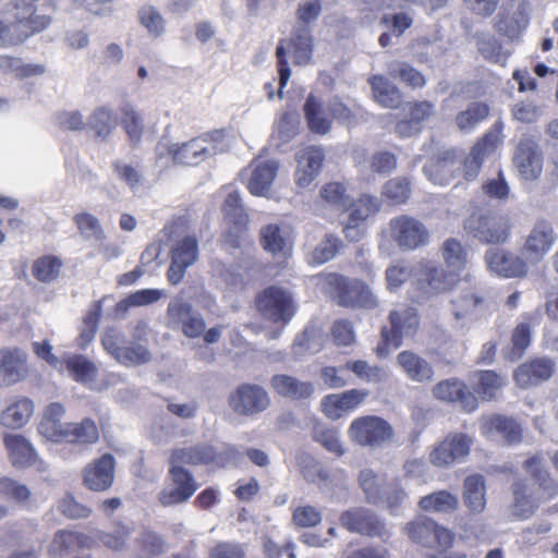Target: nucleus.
Returning a JSON list of instances; mask_svg holds the SVG:
<instances>
[{
  "label": "nucleus",
  "mask_w": 558,
  "mask_h": 558,
  "mask_svg": "<svg viewBox=\"0 0 558 558\" xmlns=\"http://www.w3.org/2000/svg\"><path fill=\"white\" fill-rule=\"evenodd\" d=\"M340 521L349 531L368 536H383L386 530L378 517L366 508L350 509L341 514Z\"/></svg>",
  "instance_id": "18"
},
{
  "label": "nucleus",
  "mask_w": 558,
  "mask_h": 558,
  "mask_svg": "<svg viewBox=\"0 0 558 558\" xmlns=\"http://www.w3.org/2000/svg\"><path fill=\"white\" fill-rule=\"evenodd\" d=\"M313 26L295 24L289 40L293 61L296 65L310 63L314 50Z\"/></svg>",
  "instance_id": "28"
},
{
  "label": "nucleus",
  "mask_w": 558,
  "mask_h": 558,
  "mask_svg": "<svg viewBox=\"0 0 558 558\" xmlns=\"http://www.w3.org/2000/svg\"><path fill=\"white\" fill-rule=\"evenodd\" d=\"M348 434L361 446L377 447L391 438L392 427L379 416L366 415L353 420Z\"/></svg>",
  "instance_id": "7"
},
{
  "label": "nucleus",
  "mask_w": 558,
  "mask_h": 558,
  "mask_svg": "<svg viewBox=\"0 0 558 558\" xmlns=\"http://www.w3.org/2000/svg\"><path fill=\"white\" fill-rule=\"evenodd\" d=\"M34 410L35 404L27 397L11 399L0 413V424L8 428H21L29 421Z\"/></svg>",
  "instance_id": "29"
},
{
  "label": "nucleus",
  "mask_w": 558,
  "mask_h": 558,
  "mask_svg": "<svg viewBox=\"0 0 558 558\" xmlns=\"http://www.w3.org/2000/svg\"><path fill=\"white\" fill-rule=\"evenodd\" d=\"M524 469L537 480L538 488L534 490L531 485L522 480L512 485L511 515L518 520L530 518L541 502L553 498L557 493L556 486L538 456L527 459L524 462Z\"/></svg>",
  "instance_id": "2"
},
{
  "label": "nucleus",
  "mask_w": 558,
  "mask_h": 558,
  "mask_svg": "<svg viewBox=\"0 0 558 558\" xmlns=\"http://www.w3.org/2000/svg\"><path fill=\"white\" fill-rule=\"evenodd\" d=\"M365 389H350L341 393L327 395L322 399L323 412L331 420H338L345 412L354 411L368 397Z\"/></svg>",
  "instance_id": "19"
},
{
  "label": "nucleus",
  "mask_w": 558,
  "mask_h": 558,
  "mask_svg": "<svg viewBox=\"0 0 558 558\" xmlns=\"http://www.w3.org/2000/svg\"><path fill=\"white\" fill-rule=\"evenodd\" d=\"M471 439L463 434L448 436L430 453V462L436 466H446L468 456Z\"/></svg>",
  "instance_id": "25"
},
{
  "label": "nucleus",
  "mask_w": 558,
  "mask_h": 558,
  "mask_svg": "<svg viewBox=\"0 0 558 558\" xmlns=\"http://www.w3.org/2000/svg\"><path fill=\"white\" fill-rule=\"evenodd\" d=\"M376 102L385 108H397L402 101L400 90L381 75H373L368 80Z\"/></svg>",
  "instance_id": "40"
},
{
  "label": "nucleus",
  "mask_w": 558,
  "mask_h": 558,
  "mask_svg": "<svg viewBox=\"0 0 558 558\" xmlns=\"http://www.w3.org/2000/svg\"><path fill=\"white\" fill-rule=\"evenodd\" d=\"M513 161L524 180H535L542 173V154L537 147V144L530 138L520 141L515 149Z\"/></svg>",
  "instance_id": "20"
},
{
  "label": "nucleus",
  "mask_w": 558,
  "mask_h": 558,
  "mask_svg": "<svg viewBox=\"0 0 558 558\" xmlns=\"http://www.w3.org/2000/svg\"><path fill=\"white\" fill-rule=\"evenodd\" d=\"M271 387L278 395L293 400L310 398L315 390L311 381H302L286 374L272 376Z\"/></svg>",
  "instance_id": "34"
},
{
  "label": "nucleus",
  "mask_w": 558,
  "mask_h": 558,
  "mask_svg": "<svg viewBox=\"0 0 558 558\" xmlns=\"http://www.w3.org/2000/svg\"><path fill=\"white\" fill-rule=\"evenodd\" d=\"M136 551L141 558H153L166 550L165 541L150 530H143L136 538Z\"/></svg>",
  "instance_id": "52"
},
{
  "label": "nucleus",
  "mask_w": 558,
  "mask_h": 558,
  "mask_svg": "<svg viewBox=\"0 0 558 558\" xmlns=\"http://www.w3.org/2000/svg\"><path fill=\"white\" fill-rule=\"evenodd\" d=\"M231 409L241 415H254L265 411L270 399L259 385L243 384L229 398Z\"/></svg>",
  "instance_id": "13"
},
{
  "label": "nucleus",
  "mask_w": 558,
  "mask_h": 558,
  "mask_svg": "<svg viewBox=\"0 0 558 558\" xmlns=\"http://www.w3.org/2000/svg\"><path fill=\"white\" fill-rule=\"evenodd\" d=\"M114 458L110 453L87 464L83 471L84 485L93 492L109 489L114 480Z\"/></svg>",
  "instance_id": "17"
},
{
  "label": "nucleus",
  "mask_w": 558,
  "mask_h": 558,
  "mask_svg": "<svg viewBox=\"0 0 558 558\" xmlns=\"http://www.w3.org/2000/svg\"><path fill=\"white\" fill-rule=\"evenodd\" d=\"M357 483L367 502L379 506L384 500V488L377 473L369 468H363L359 472Z\"/></svg>",
  "instance_id": "45"
},
{
  "label": "nucleus",
  "mask_w": 558,
  "mask_h": 558,
  "mask_svg": "<svg viewBox=\"0 0 558 558\" xmlns=\"http://www.w3.org/2000/svg\"><path fill=\"white\" fill-rule=\"evenodd\" d=\"M0 72L12 73L17 77L43 74L45 68L40 64H24L21 59L0 56Z\"/></svg>",
  "instance_id": "56"
},
{
  "label": "nucleus",
  "mask_w": 558,
  "mask_h": 558,
  "mask_svg": "<svg viewBox=\"0 0 558 558\" xmlns=\"http://www.w3.org/2000/svg\"><path fill=\"white\" fill-rule=\"evenodd\" d=\"M388 322L389 326L381 328L383 343L376 349L379 357H385L390 350L398 349L403 338L413 337L420 326L417 310L409 305H400L390 311Z\"/></svg>",
  "instance_id": "4"
},
{
  "label": "nucleus",
  "mask_w": 558,
  "mask_h": 558,
  "mask_svg": "<svg viewBox=\"0 0 558 558\" xmlns=\"http://www.w3.org/2000/svg\"><path fill=\"white\" fill-rule=\"evenodd\" d=\"M458 281L457 274L446 271L432 262L421 265L416 278V286L426 295H433L449 290Z\"/></svg>",
  "instance_id": "15"
},
{
  "label": "nucleus",
  "mask_w": 558,
  "mask_h": 558,
  "mask_svg": "<svg viewBox=\"0 0 558 558\" xmlns=\"http://www.w3.org/2000/svg\"><path fill=\"white\" fill-rule=\"evenodd\" d=\"M169 463V473L174 487L165 488L160 492L159 501L165 507L185 502L198 487L193 475L183 468V464L174 462L172 458H170Z\"/></svg>",
  "instance_id": "10"
},
{
  "label": "nucleus",
  "mask_w": 558,
  "mask_h": 558,
  "mask_svg": "<svg viewBox=\"0 0 558 558\" xmlns=\"http://www.w3.org/2000/svg\"><path fill=\"white\" fill-rule=\"evenodd\" d=\"M482 432L487 435L496 432L505 438L508 444L519 441L522 435L520 425L513 418L502 415H494L484 418Z\"/></svg>",
  "instance_id": "38"
},
{
  "label": "nucleus",
  "mask_w": 558,
  "mask_h": 558,
  "mask_svg": "<svg viewBox=\"0 0 558 558\" xmlns=\"http://www.w3.org/2000/svg\"><path fill=\"white\" fill-rule=\"evenodd\" d=\"M436 399L459 403L465 412H472L477 408L476 397L468 389L464 383L449 378L439 381L433 388Z\"/></svg>",
  "instance_id": "22"
},
{
  "label": "nucleus",
  "mask_w": 558,
  "mask_h": 558,
  "mask_svg": "<svg viewBox=\"0 0 558 558\" xmlns=\"http://www.w3.org/2000/svg\"><path fill=\"white\" fill-rule=\"evenodd\" d=\"M553 242V228L547 222H538L527 235L521 255L527 263L537 264L547 254Z\"/></svg>",
  "instance_id": "21"
},
{
  "label": "nucleus",
  "mask_w": 558,
  "mask_h": 558,
  "mask_svg": "<svg viewBox=\"0 0 558 558\" xmlns=\"http://www.w3.org/2000/svg\"><path fill=\"white\" fill-rule=\"evenodd\" d=\"M397 365L411 381L427 384L434 380L433 364L412 350H403L398 353Z\"/></svg>",
  "instance_id": "24"
},
{
  "label": "nucleus",
  "mask_w": 558,
  "mask_h": 558,
  "mask_svg": "<svg viewBox=\"0 0 558 558\" xmlns=\"http://www.w3.org/2000/svg\"><path fill=\"white\" fill-rule=\"evenodd\" d=\"M405 530L413 542L425 547H433L437 544L441 548H447L451 545L453 538L452 533L448 529L437 524L427 517H418L409 522Z\"/></svg>",
  "instance_id": "11"
},
{
  "label": "nucleus",
  "mask_w": 558,
  "mask_h": 558,
  "mask_svg": "<svg viewBox=\"0 0 558 558\" xmlns=\"http://www.w3.org/2000/svg\"><path fill=\"white\" fill-rule=\"evenodd\" d=\"M328 284L336 290L338 304L352 308L374 310L379 305L371 288L360 279L330 274Z\"/></svg>",
  "instance_id": "5"
},
{
  "label": "nucleus",
  "mask_w": 558,
  "mask_h": 558,
  "mask_svg": "<svg viewBox=\"0 0 558 558\" xmlns=\"http://www.w3.org/2000/svg\"><path fill=\"white\" fill-rule=\"evenodd\" d=\"M487 268L505 278L522 277L527 274V262L501 248H489L485 253Z\"/></svg>",
  "instance_id": "16"
},
{
  "label": "nucleus",
  "mask_w": 558,
  "mask_h": 558,
  "mask_svg": "<svg viewBox=\"0 0 558 558\" xmlns=\"http://www.w3.org/2000/svg\"><path fill=\"white\" fill-rule=\"evenodd\" d=\"M327 109L339 124L351 126L356 123V118L362 114L363 109L359 104H345L339 96L335 95L328 99Z\"/></svg>",
  "instance_id": "43"
},
{
  "label": "nucleus",
  "mask_w": 558,
  "mask_h": 558,
  "mask_svg": "<svg viewBox=\"0 0 558 558\" xmlns=\"http://www.w3.org/2000/svg\"><path fill=\"white\" fill-rule=\"evenodd\" d=\"M259 236L263 248L274 256L284 255L290 250L288 232L276 223L262 227Z\"/></svg>",
  "instance_id": "37"
},
{
  "label": "nucleus",
  "mask_w": 558,
  "mask_h": 558,
  "mask_svg": "<svg viewBox=\"0 0 558 558\" xmlns=\"http://www.w3.org/2000/svg\"><path fill=\"white\" fill-rule=\"evenodd\" d=\"M383 194L392 204H402L411 194L410 182L405 178H393L384 185Z\"/></svg>",
  "instance_id": "64"
},
{
  "label": "nucleus",
  "mask_w": 558,
  "mask_h": 558,
  "mask_svg": "<svg viewBox=\"0 0 558 558\" xmlns=\"http://www.w3.org/2000/svg\"><path fill=\"white\" fill-rule=\"evenodd\" d=\"M325 160L323 148L310 146L296 155L295 182L300 187L308 186L319 174Z\"/></svg>",
  "instance_id": "26"
},
{
  "label": "nucleus",
  "mask_w": 558,
  "mask_h": 558,
  "mask_svg": "<svg viewBox=\"0 0 558 558\" xmlns=\"http://www.w3.org/2000/svg\"><path fill=\"white\" fill-rule=\"evenodd\" d=\"M442 256L449 270L459 276L466 264V253L461 243L454 239L447 240L442 246Z\"/></svg>",
  "instance_id": "57"
},
{
  "label": "nucleus",
  "mask_w": 558,
  "mask_h": 558,
  "mask_svg": "<svg viewBox=\"0 0 558 558\" xmlns=\"http://www.w3.org/2000/svg\"><path fill=\"white\" fill-rule=\"evenodd\" d=\"M393 241L402 251H413L426 245L429 233L425 225L413 217L401 215L389 222Z\"/></svg>",
  "instance_id": "8"
},
{
  "label": "nucleus",
  "mask_w": 558,
  "mask_h": 558,
  "mask_svg": "<svg viewBox=\"0 0 558 558\" xmlns=\"http://www.w3.org/2000/svg\"><path fill=\"white\" fill-rule=\"evenodd\" d=\"M475 37L477 49L486 60L505 64L508 53L504 51L501 44L492 34L477 33Z\"/></svg>",
  "instance_id": "49"
},
{
  "label": "nucleus",
  "mask_w": 558,
  "mask_h": 558,
  "mask_svg": "<svg viewBox=\"0 0 558 558\" xmlns=\"http://www.w3.org/2000/svg\"><path fill=\"white\" fill-rule=\"evenodd\" d=\"M0 495L20 505H25L32 497L27 485L8 476L0 477Z\"/></svg>",
  "instance_id": "55"
},
{
  "label": "nucleus",
  "mask_w": 558,
  "mask_h": 558,
  "mask_svg": "<svg viewBox=\"0 0 558 558\" xmlns=\"http://www.w3.org/2000/svg\"><path fill=\"white\" fill-rule=\"evenodd\" d=\"M379 208L380 201L376 196L362 195L354 202L350 198V203L344 210L349 211L348 219L352 220L353 222H361L364 225V221L371 215L376 214Z\"/></svg>",
  "instance_id": "47"
},
{
  "label": "nucleus",
  "mask_w": 558,
  "mask_h": 558,
  "mask_svg": "<svg viewBox=\"0 0 558 558\" xmlns=\"http://www.w3.org/2000/svg\"><path fill=\"white\" fill-rule=\"evenodd\" d=\"M305 121L310 131L314 134L326 135L330 132L332 120L326 114L324 101L310 94L303 106Z\"/></svg>",
  "instance_id": "31"
},
{
  "label": "nucleus",
  "mask_w": 558,
  "mask_h": 558,
  "mask_svg": "<svg viewBox=\"0 0 558 558\" xmlns=\"http://www.w3.org/2000/svg\"><path fill=\"white\" fill-rule=\"evenodd\" d=\"M476 391L485 400H490L505 385V379L494 371H481L476 374Z\"/></svg>",
  "instance_id": "58"
},
{
  "label": "nucleus",
  "mask_w": 558,
  "mask_h": 558,
  "mask_svg": "<svg viewBox=\"0 0 558 558\" xmlns=\"http://www.w3.org/2000/svg\"><path fill=\"white\" fill-rule=\"evenodd\" d=\"M320 196L330 207L337 210H344L351 198L344 184L339 182L326 184L320 191Z\"/></svg>",
  "instance_id": "59"
},
{
  "label": "nucleus",
  "mask_w": 558,
  "mask_h": 558,
  "mask_svg": "<svg viewBox=\"0 0 558 558\" xmlns=\"http://www.w3.org/2000/svg\"><path fill=\"white\" fill-rule=\"evenodd\" d=\"M171 262L167 271L168 281L179 284L187 270L198 257V241L195 236L186 235L177 241L171 248Z\"/></svg>",
  "instance_id": "12"
},
{
  "label": "nucleus",
  "mask_w": 558,
  "mask_h": 558,
  "mask_svg": "<svg viewBox=\"0 0 558 558\" xmlns=\"http://www.w3.org/2000/svg\"><path fill=\"white\" fill-rule=\"evenodd\" d=\"M56 10V0H14L13 21L4 23L0 20V44L4 47L20 45L44 32L51 24Z\"/></svg>",
  "instance_id": "1"
},
{
  "label": "nucleus",
  "mask_w": 558,
  "mask_h": 558,
  "mask_svg": "<svg viewBox=\"0 0 558 558\" xmlns=\"http://www.w3.org/2000/svg\"><path fill=\"white\" fill-rule=\"evenodd\" d=\"M462 160L459 159L453 150L445 151L441 157L425 165L423 171L425 175L438 185H448L454 179L460 178Z\"/></svg>",
  "instance_id": "23"
},
{
  "label": "nucleus",
  "mask_w": 558,
  "mask_h": 558,
  "mask_svg": "<svg viewBox=\"0 0 558 558\" xmlns=\"http://www.w3.org/2000/svg\"><path fill=\"white\" fill-rule=\"evenodd\" d=\"M140 24L148 34L158 38L166 33V21L160 11L150 4L143 5L137 11Z\"/></svg>",
  "instance_id": "48"
},
{
  "label": "nucleus",
  "mask_w": 558,
  "mask_h": 558,
  "mask_svg": "<svg viewBox=\"0 0 558 558\" xmlns=\"http://www.w3.org/2000/svg\"><path fill=\"white\" fill-rule=\"evenodd\" d=\"M228 147L225 132L215 130L181 145L173 144L169 153L177 163L197 166L210 156L225 153Z\"/></svg>",
  "instance_id": "3"
},
{
  "label": "nucleus",
  "mask_w": 558,
  "mask_h": 558,
  "mask_svg": "<svg viewBox=\"0 0 558 558\" xmlns=\"http://www.w3.org/2000/svg\"><path fill=\"white\" fill-rule=\"evenodd\" d=\"M4 445L9 452L10 461L15 468H29L35 465L38 461L33 445L22 435H5Z\"/></svg>",
  "instance_id": "30"
},
{
  "label": "nucleus",
  "mask_w": 558,
  "mask_h": 558,
  "mask_svg": "<svg viewBox=\"0 0 558 558\" xmlns=\"http://www.w3.org/2000/svg\"><path fill=\"white\" fill-rule=\"evenodd\" d=\"M65 367L69 374L78 383L87 384L93 381L97 367L84 355H72L65 360Z\"/></svg>",
  "instance_id": "50"
},
{
  "label": "nucleus",
  "mask_w": 558,
  "mask_h": 558,
  "mask_svg": "<svg viewBox=\"0 0 558 558\" xmlns=\"http://www.w3.org/2000/svg\"><path fill=\"white\" fill-rule=\"evenodd\" d=\"M388 72L391 76L399 77L412 87H422L425 84V78L422 73L405 62H391L388 65Z\"/></svg>",
  "instance_id": "61"
},
{
  "label": "nucleus",
  "mask_w": 558,
  "mask_h": 558,
  "mask_svg": "<svg viewBox=\"0 0 558 558\" xmlns=\"http://www.w3.org/2000/svg\"><path fill=\"white\" fill-rule=\"evenodd\" d=\"M529 24L527 3L525 0L509 1L498 14L496 31L510 38L519 37Z\"/></svg>",
  "instance_id": "14"
},
{
  "label": "nucleus",
  "mask_w": 558,
  "mask_h": 558,
  "mask_svg": "<svg viewBox=\"0 0 558 558\" xmlns=\"http://www.w3.org/2000/svg\"><path fill=\"white\" fill-rule=\"evenodd\" d=\"M459 498L448 490H438L423 496L418 507L426 512L451 513L458 509Z\"/></svg>",
  "instance_id": "42"
},
{
  "label": "nucleus",
  "mask_w": 558,
  "mask_h": 558,
  "mask_svg": "<svg viewBox=\"0 0 558 558\" xmlns=\"http://www.w3.org/2000/svg\"><path fill=\"white\" fill-rule=\"evenodd\" d=\"M510 222L506 216L476 211L464 221L465 232L482 243H505L510 236Z\"/></svg>",
  "instance_id": "6"
},
{
  "label": "nucleus",
  "mask_w": 558,
  "mask_h": 558,
  "mask_svg": "<svg viewBox=\"0 0 558 558\" xmlns=\"http://www.w3.org/2000/svg\"><path fill=\"white\" fill-rule=\"evenodd\" d=\"M279 165L275 160L259 161L252 170L247 183L248 191L255 196H267L277 175Z\"/></svg>",
  "instance_id": "33"
},
{
  "label": "nucleus",
  "mask_w": 558,
  "mask_h": 558,
  "mask_svg": "<svg viewBox=\"0 0 558 558\" xmlns=\"http://www.w3.org/2000/svg\"><path fill=\"white\" fill-rule=\"evenodd\" d=\"M226 198L222 205V211L228 222L242 229L248 222V215L242 203V198L238 190L232 186L225 187Z\"/></svg>",
  "instance_id": "41"
},
{
  "label": "nucleus",
  "mask_w": 558,
  "mask_h": 558,
  "mask_svg": "<svg viewBox=\"0 0 558 558\" xmlns=\"http://www.w3.org/2000/svg\"><path fill=\"white\" fill-rule=\"evenodd\" d=\"M98 428L95 422L90 418H85L81 423L65 424L59 441L94 444L98 440Z\"/></svg>",
  "instance_id": "39"
},
{
  "label": "nucleus",
  "mask_w": 558,
  "mask_h": 558,
  "mask_svg": "<svg viewBox=\"0 0 558 558\" xmlns=\"http://www.w3.org/2000/svg\"><path fill=\"white\" fill-rule=\"evenodd\" d=\"M489 114V107L485 102H472L466 110L456 117L457 126L461 131H471Z\"/></svg>",
  "instance_id": "51"
},
{
  "label": "nucleus",
  "mask_w": 558,
  "mask_h": 558,
  "mask_svg": "<svg viewBox=\"0 0 558 558\" xmlns=\"http://www.w3.org/2000/svg\"><path fill=\"white\" fill-rule=\"evenodd\" d=\"M553 372L554 363L548 359L542 357L520 365L514 372V379L520 387L525 388L541 380L548 379Z\"/></svg>",
  "instance_id": "32"
},
{
  "label": "nucleus",
  "mask_w": 558,
  "mask_h": 558,
  "mask_svg": "<svg viewBox=\"0 0 558 558\" xmlns=\"http://www.w3.org/2000/svg\"><path fill=\"white\" fill-rule=\"evenodd\" d=\"M64 412V407L59 402L47 405L37 427L38 433L48 440L59 442L61 433L65 427V424L61 422Z\"/></svg>",
  "instance_id": "35"
},
{
  "label": "nucleus",
  "mask_w": 558,
  "mask_h": 558,
  "mask_svg": "<svg viewBox=\"0 0 558 558\" xmlns=\"http://www.w3.org/2000/svg\"><path fill=\"white\" fill-rule=\"evenodd\" d=\"M62 263L56 256H44L33 266V274L41 282H51L59 276Z\"/></svg>",
  "instance_id": "60"
},
{
  "label": "nucleus",
  "mask_w": 558,
  "mask_h": 558,
  "mask_svg": "<svg viewBox=\"0 0 558 558\" xmlns=\"http://www.w3.org/2000/svg\"><path fill=\"white\" fill-rule=\"evenodd\" d=\"M151 359L150 352L141 343L128 342L117 360L122 365H138L149 362Z\"/></svg>",
  "instance_id": "63"
},
{
  "label": "nucleus",
  "mask_w": 558,
  "mask_h": 558,
  "mask_svg": "<svg viewBox=\"0 0 558 558\" xmlns=\"http://www.w3.org/2000/svg\"><path fill=\"white\" fill-rule=\"evenodd\" d=\"M340 240L337 236L327 234L315 248L307 252L306 260L311 265H322L336 256Z\"/></svg>",
  "instance_id": "53"
},
{
  "label": "nucleus",
  "mask_w": 558,
  "mask_h": 558,
  "mask_svg": "<svg viewBox=\"0 0 558 558\" xmlns=\"http://www.w3.org/2000/svg\"><path fill=\"white\" fill-rule=\"evenodd\" d=\"M196 311L182 298H173L167 307V316L171 325L182 328Z\"/></svg>",
  "instance_id": "62"
},
{
  "label": "nucleus",
  "mask_w": 558,
  "mask_h": 558,
  "mask_svg": "<svg viewBox=\"0 0 558 558\" xmlns=\"http://www.w3.org/2000/svg\"><path fill=\"white\" fill-rule=\"evenodd\" d=\"M27 356L19 349L0 351V388L23 380L27 374Z\"/></svg>",
  "instance_id": "27"
},
{
  "label": "nucleus",
  "mask_w": 558,
  "mask_h": 558,
  "mask_svg": "<svg viewBox=\"0 0 558 558\" xmlns=\"http://www.w3.org/2000/svg\"><path fill=\"white\" fill-rule=\"evenodd\" d=\"M87 126L97 138L106 140L117 126V118L111 109L99 107L89 116Z\"/></svg>",
  "instance_id": "46"
},
{
  "label": "nucleus",
  "mask_w": 558,
  "mask_h": 558,
  "mask_svg": "<svg viewBox=\"0 0 558 558\" xmlns=\"http://www.w3.org/2000/svg\"><path fill=\"white\" fill-rule=\"evenodd\" d=\"M170 458L181 464L201 465L214 463L216 449L211 445L197 444L190 447L177 448L171 452Z\"/></svg>",
  "instance_id": "36"
},
{
  "label": "nucleus",
  "mask_w": 558,
  "mask_h": 558,
  "mask_svg": "<svg viewBox=\"0 0 558 558\" xmlns=\"http://www.w3.org/2000/svg\"><path fill=\"white\" fill-rule=\"evenodd\" d=\"M82 538L83 534L66 530H59L56 532L48 551L51 556L68 555L76 546L82 544Z\"/></svg>",
  "instance_id": "54"
},
{
  "label": "nucleus",
  "mask_w": 558,
  "mask_h": 558,
  "mask_svg": "<svg viewBox=\"0 0 558 558\" xmlns=\"http://www.w3.org/2000/svg\"><path fill=\"white\" fill-rule=\"evenodd\" d=\"M463 499L473 512H481L485 508V483L482 475H471L464 480Z\"/></svg>",
  "instance_id": "44"
},
{
  "label": "nucleus",
  "mask_w": 558,
  "mask_h": 558,
  "mask_svg": "<svg viewBox=\"0 0 558 558\" xmlns=\"http://www.w3.org/2000/svg\"><path fill=\"white\" fill-rule=\"evenodd\" d=\"M258 311L264 317L274 322L287 324L294 314L292 296L278 287H269L257 299Z\"/></svg>",
  "instance_id": "9"
}]
</instances>
